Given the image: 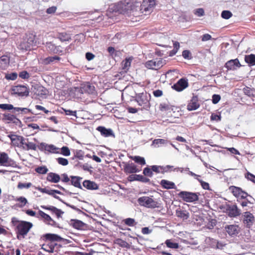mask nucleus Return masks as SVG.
Returning <instances> with one entry per match:
<instances>
[{
  "mask_svg": "<svg viewBox=\"0 0 255 255\" xmlns=\"http://www.w3.org/2000/svg\"><path fill=\"white\" fill-rule=\"evenodd\" d=\"M11 225L19 240L24 239L33 227L32 223L26 221L19 220L16 217H12Z\"/></svg>",
  "mask_w": 255,
  "mask_h": 255,
  "instance_id": "obj_1",
  "label": "nucleus"
},
{
  "mask_svg": "<svg viewBox=\"0 0 255 255\" xmlns=\"http://www.w3.org/2000/svg\"><path fill=\"white\" fill-rule=\"evenodd\" d=\"M137 7L138 6H136V7H135L134 4H133L129 0L128 1L125 0L115 3L113 7V11L119 12L120 13L124 14L127 12L128 13L129 11L134 12L137 11Z\"/></svg>",
  "mask_w": 255,
  "mask_h": 255,
  "instance_id": "obj_2",
  "label": "nucleus"
},
{
  "mask_svg": "<svg viewBox=\"0 0 255 255\" xmlns=\"http://www.w3.org/2000/svg\"><path fill=\"white\" fill-rule=\"evenodd\" d=\"M150 95L146 91L136 94L135 96V100L138 105L142 109L148 110L150 107Z\"/></svg>",
  "mask_w": 255,
  "mask_h": 255,
  "instance_id": "obj_3",
  "label": "nucleus"
},
{
  "mask_svg": "<svg viewBox=\"0 0 255 255\" xmlns=\"http://www.w3.org/2000/svg\"><path fill=\"white\" fill-rule=\"evenodd\" d=\"M155 5V0H143L139 9V15H147L151 13Z\"/></svg>",
  "mask_w": 255,
  "mask_h": 255,
  "instance_id": "obj_4",
  "label": "nucleus"
},
{
  "mask_svg": "<svg viewBox=\"0 0 255 255\" xmlns=\"http://www.w3.org/2000/svg\"><path fill=\"white\" fill-rule=\"evenodd\" d=\"M138 202L140 205L148 208H155L160 207V204L157 201L147 196L139 198L138 199Z\"/></svg>",
  "mask_w": 255,
  "mask_h": 255,
  "instance_id": "obj_5",
  "label": "nucleus"
},
{
  "mask_svg": "<svg viewBox=\"0 0 255 255\" xmlns=\"http://www.w3.org/2000/svg\"><path fill=\"white\" fill-rule=\"evenodd\" d=\"M199 193H193L188 191H181L178 196L186 202H194L198 201Z\"/></svg>",
  "mask_w": 255,
  "mask_h": 255,
  "instance_id": "obj_6",
  "label": "nucleus"
},
{
  "mask_svg": "<svg viewBox=\"0 0 255 255\" xmlns=\"http://www.w3.org/2000/svg\"><path fill=\"white\" fill-rule=\"evenodd\" d=\"M36 41L35 40V36L32 34H30L27 36L26 40H24L19 44V48L22 50H29L31 48L35 46Z\"/></svg>",
  "mask_w": 255,
  "mask_h": 255,
  "instance_id": "obj_7",
  "label": "nucleus"
},
{
  "mask_svg": "<svg viewBox=\"0 0 255 255\" xmlns=\"http://www.w3.org/2000/svg\"><path fill=\"white\" fill-rule=\"evenodd\" d=\"M165 60L161 58H155L147 61L145 66L149 69L158 70L165 64Z\"/></svg>",
  "mask_w": 255,
  "mask_h": 255,
  "instance_id": "obj_8",
  "label": "nucleus"
},
{
  "mask_svg": "<svg viewBox=\"0 0 255 255\" xmlns=\"http://www.w3.org/2000/svg\"><path fill=\"white\" fill-rule=\"evenodd\" d=\"M119 163L121 167L123 166L124 171L127 174L139 172L141 170L140 169L137 168L136 165L132 162H122V163H121L120 161Z\"/></svg>",
  "mask_w": 255,
  "mask_h": 255,
  "instance_id": "obj_9",
  "label": "nucleus"
},
{
  "mask_svg": "<svg viewBox=\"0 0 255 255\" xmlns=\"http://www.w3.org/2000/svg\"><path fill=\"white\" fill-rule=\"evenodd\" d=\"M229 190L237 199H246L250 196L248 193L243 191L241 188L235 186H230Z\"/></svg>",
  "mask_w": 255,
  "mask_h": 255,
  "instance_id": "obj_10",
  "label": "nucleus"
},
{
  "mask_svg": "<svg viewBox=\"0 0 255 255\" xmlns=\"http://www.w3.org/2000/svg\"><path fill=\"white\" fill-rule=\"evenodd\" d=\"M74 91L75 93H80L81 94H93L95 91V87L90 83L87 82L82 84L80 87H74Z\"/></svg>",
  "mask_w": 255,
  "mask_h": 255,
  "instance_id": "obj_11",
  "label": "nucleus"
},
{
  "mask_svg": "<svg viewBox=\"0 0 255 255\" xmlns=\"http://www.w3.org/2000/svg\"><path fill=\"white\" fill-rule=\"evenodd\" d=\"M11 92L12 94L20 96H27L29 94L28 89L26 86L22 85H17L12 87Z\"/></svg>",
  "mask_w": 255,
  "mask_h": 255,
  "instance_id": "obj_12",
  "label": "nucleus"
},
{
  "mask_svg": "<svg viewBox=\"0 0 255 255\" xmlns=\"http://www.w3.org/2000/svg\"><path fill=\"white\" fill-rule=\"evenodd\" d=\"M36 217H40L46 224L52 226H55L56 225V222L53 220L49 215L46 214L42 211H38Z\"/></svg>",
  "mask_w": 255,
  "mask_h": 255,
  "instance_id": "obj_13",
  "label": "nucleus"
},
{
  "mask_svg": "<svg viewBox=\"0 0 255 255\" xmlns=\"http://www.w3.org/2000/svg\"><path fill=\"white\" fill-rule=\"evenodd\" d=\"M188 86L187 80L185 78L179 79L177 82L174 84L172 88L177 92H181L186 89Z\"/></svg>",
  "mask_w": 255,
  "mask_h": 255,
  "instance_id": "obj_14",
  "label": "nucleus"
},
{
  "mask_svg": "<svg viewBox=\"0 0 255 255\" xmlns=\"http://www.w3.org/2000/svg\"><path fill=\"white\" fill-rule=\"evenodd\" d=\"M14 161L10 158L8 154L5 152L0 153V165L3 166H12Z\"/></svg>",
  "mask_w": 255,
  "mask_h": 255,
  "instance_id": "obj_15",
  "label": "nucleus"
},
{
  "mask_svg": "<svg viewBox=\"0 0 255 255\" xmlns=\"http://www.w3.org/2000/svg\"><path fill=\"white\" fill-rule=\"evenodd\" d=\"M33 92L37 96L42 98H46L48 94L47 89L41 85H35L33 87Z\"/></svg>",
  "mask_w": 255,
  "mask_h": 255,
  "instance_id": "obj_16",
  "label": "nucleus"
},
{
  "mask_svg": "<svg viewBox=\"0 0 255 255\" xmlns=\"http://www.w3.org/2000/svg\"><path fill=\"white\" fill-rule=\"evenodd\" d=\"M41 239L44 242H60L63 239L59 236L56 234L47 233L43 235L41 237Z\"/></svg>",
  "mask_w": 255,
  "mask_h": 255,
  "instance_id": "obj_17",
  "label": "nucleus"
},
{
  "mask_svg": "<svg viewBox=\"0 0 255 255\" xmlns=\"http://www.w3.org/2000/svg\"><path fill=\"white\" fill-rule=\"evenodd\" d=\"M241 66L242 65L238 58L229 60L225 65V67L228 70H235Z\"/></svg>",
  "mask_w": 255,
  "mask_h": 255,
  "instance_id": "obj_18",
  "label": "nucleus"
},
{
  "mask_svg": "<svg viewBox=\"0 0 255 255\" xmlns=\"http://www.w3.org/2000/svg\"><path fill=\"white\" fill-rule=\"evenodd\" d=\"M199 107L200 104L199 103L198 96L197 95H193L187 105V109L189 111H191L197 109Z\"/></svg>",
  "mask_w": 255,
  "mask_h": 255,
  "instance_id": "obj_19",
  "label": "nucleus"
},
{
  "mask_svg": "<svg viewBox=\"0 0 255 255\" xmlns=\"http://www.w3.org/2000/svg\"><path fill=\"white\" fill-rule=\"evenodd\" d=\"M35 189L42 193H46L48 195L52 196L54 198L57 199H59V197L56 195L55 194H61V192L57 190L48 189L46 188H43L40 187H35Z\"/></svg>",
  "mask_w": 255,
  "mask_h": 255,
  "instance_id": "obj_20",
  "label": "nucleus"
},
{
  "mask_svg": "<svg viewBox=\"0 0 255 255\" xmlns=\"http://www.w3.org/2000/svg\"><path fill=\"white\" fill-rule=\"evenodd\" d=\"M226 211L228 216L230 217H237L241 214L240 211L236 205H228Z\"/></svg>",
  "mask_w": 255,
  "mask_h": 255,
  "instance_id": "obj_21",
  "label": "nucleus"
},
{
  "mask_svg": "<svg viewBox=\"0 0 255 255\" xmlns=\"http://www.w3.org/2000/svg\"><path fill=\"white\" fill-rule=\"evenodd\" d=\"M7 136L10 139L12 144L15 146H21L22 142L24 141V137L20 135L10 134Z\"/></svg>",
  "mask_w": 255,
  "mask_h": 255,
  "instance_id": "obj_22",
  "label": "nucleus"
},
{
  "mask_svg": "<svg viewBox=\"0 0 255 255\" xmlns=\"http://www.w3.org/2000/svg\"><path fill=\"white\" fill-rule=\"evenodd\" d=\"M41 207L43 209L50 211L52 214H54L57 218H61L64 214L63 211L53 206L41 205Z\"/></svg>",
  "mask_w": 255,
  "mask_h": 255,
  "instance_id": "obj_23",
  "label": "nucleus"
},
{
  "mask_svg": "<svg viewBox=\"0 0 255 255\" xmlns=\"http://www.w3.org/2000/svg\"><path fill=\"white\" fill-rule=\"evenodd\" d=\"M255 221L253 215L249 212H246L243 215V222L246 224L247 227L250 228L253 225Z\"/></svg>",
  "mask_w": 255,
  "mask_h": 255,
  "instance_id": "obj_24",
  "label": "nucleus"
},
{
  "mask_svg": "<svg viewBox=\"0 0 255 255\" xmlns=\"http://www.w3.org/2000/svg\"><path fill=\"white\" fill-rule=\"evenodd\" d=\"M114 116L119 119L124 118L125 112V108L123 105H119L118 107H113Z\"/></svg>",
  "mask_w": 255,
  "mask_h": 255,
  "instance_id": "obj_25",
  "label": "nucleus"
},
{
  "mask_svg": "<svg viewBox=\"0 0 255 255\" xmlns=\"http://www.w3.org/2000/svg\"><path fill=\"white\" fill-rule=\"evenodd\" d=\"M46 47L48 51L54 54H60L63 52L60 46H56L51 42H47Z\"/></svg>",
  "mask_w": 255,
  "mask_h": 255,
  "instance_id": "obj_26",
  "label": "nucleus"
},
{
  "mask_svg": "<svg viewBox=\"0 0 255 255\" xmlns=\"http://www.w3.org/2000/svg\"><path fill=\"white\" fill-rule=\"evenodd\" d=\"M40 146L46 151L51 153H58L59 152L60 149L56 147L53 144H47L44 143H41L40 144Z\"/></svg>",
  "mask_w": 255,
  "mask_h": 255,
  "instance_id": "obj_27",
  "label": "nucleus"
},
{
  "mask_svg": "<svg viewBox=\"0 0 255 255\" xmlns=\"http://www.w3.org/2000/svg\"><path fill=\"white\" fill-rule=\"evenodd\" d=\"M57 244L53 242H46L42 246L41 249L48 253H52L54 251L55 248Z\"/></svg>",
  "mask_w": 255,
  "mask_h": 255,
  "instance_id": "obj_28",
  "label": "nucleus"
},
{
  "mask_svg": "<svg viewBox=\"0 0 255 255\" xmlns=\"http://www.w3.org/2000/svg\"><path fill=\"white\" fill-rule=\"evenodd\" d=\"M61 179V177L57 173L53 172H50L47 174L46 180L51 183H57Z\"/></svg>",
  "mask_w": 255,
  "mask_h": 255,
  "instance_id": "obj_29",
  "label": "nucleus"
},
{
  "mask_svg": "<svg viewBox=\"0 0 255 255\" xmlns=\"http://www.w3.org/2000/svg\"><path fill=\"white\" fill-rule=\"evenodd\" d=\"M152 172H155L156 173H164L165 172L167 171V170L172 166L170 165H167L166 167L158 166V165H153L151 166Z\"/></svg>",
  "mask_w": 255,
  "mask_h": 255,
  "instance_id": "obj_30",
  "label": "nucleus"
},
{
  "mask_svg": "<svg viewBox=\"0 0 255 255\" xmlns=\"http://www.w3.org/2000/svg\"><path fill=\"white\" fill-rule=\"evenodd\" d=\"M83 186L88 190H96L98 185L94 181L86 180L83 182Z\"/></svg>",
  "mask_w": 255,
  "mask_h": 255,
  "instance_id": "obj_31",
  "label": "nucleus"
},
{
  "mask_svg": "<svg viewBox=\"0 0 255 255\" xmlns=\"http://www.w3.org/2000/svg\"><path fill=\"white\" fill-rule=\"evenodd\" d=\"M176 215L177 217L182 219L183 220H187L189 217V212L180 208H178L176 210Z\"/></svg>",
  "mask_w": 255,
  "mask_h": 255,
  "instance_id": "obj_32",
  "label": "nucleus"
},
{
  "mask_svg": "<svg viewBox=\"0 0 255 255\" xmlns=\"http://www.w3.org/2000/svg\"><path fill=\"white\" fill-rule=\"evenodd\" d=\"M23 149L29 150H36L37 148V145L35 143L32 142L28 141L26 142L24 139V141L22 142V145L21 146Z\"/></svg>",
  "mask_w": 255,
  "mask_h": 255,
  "instance_id": "obj_33",
  "label": "nucleus"
},
{
  "mask_svg": "<svg viewBox=\"0 0 255 255\" xmlns=\"http://www.w3.org/2000/svg\"><path fill=\"white\" fill-rule=\"evenodd\" d=\"M160 185L163 188L166 189H174L175 188L174 183L165 179H163L161 181Z\"/></svg>",
  "mask_w": 255,
  "mask_h": 255,
  "instance_id": "obj_34",
  "label": "nucleus"
},
{
  "mask_svg": "<svg viewBox=\"0 0 255 255\" xmlns=\"http://www.w3.org/2000/svg\"><path fill=\"white\" fill-rule=\"evenodd\" d=\"M70 225L75 229L82 230L84 228L85 224L81 221L78 220H71Z\"/></svg>",
  "mask_w": 255,
  "mask_h": 255,
  "instance_id": "obj_35",
  "label": "nucleus"
},
{
  "mask_svg": "<svg viewBox=\"0 0 255 255\" xmlns=\"http://www.w3.org/2000/svg\"><path fill=\"white\" fill-rule=\"evenodd\" d=\"M3 117L4 120L9 122H11L16 124L18 123H20V120L13 115L10 114H4L3 115Z\"/></svg>",
  "mask_w": 255,
  "mask_h": 255,
  "instance_id": "obj_36",
  "label": "nucleus"
},
{
  "mask_svg": "<svg viewBox=\"0 0 255 255\" xmlns=\"http://www.w3.org/2000/svg\"><path fill=\"white\" fill-rule=\"evenodd\" d=\"M71 178V184L74 187L82 189V186L80 183V180L82 179L81 177L78 176H70Z\"/></svg>",
  "mask_w": 255,
  "mask_h": 255,
  "instance_id": "obj_37",
  "label": "nucleus"
},
{
  "mask_svg": "<svg viewBox=\"0 0 255 255\" xmlns=\"http://www.w3.org/2000/svg\"><path fill=\"white\" fill-rule=\"evenodd\" d=\"M245 61L248 64L249 66H253L255 65V55L251 54L246 55L245 56Z\"/></svg>",
  "mask_w": 255,
  "mask_h": 255,
  "instance_id": "obj_38",
  "label": "nucleus"
},
{
  "mask_svg": "<svg viewBox=\"0 0 255 255\" xmlns=\"http://www.w3.org/2000/svg\"><path fill=\"white\" fill-rule=\"evenodd\" d=\"M238 226L237 225H229L226 227L227 232L230 235L233 236L238 233Z\"/></svg>",
  "mask_w": 255,
  "mask_h": 255,
  "instance_id": "obj_39",
  "label": "nucleus"
},
{
  "mask_svg": "<svg viewBox=\"0 0 255 255\" xmlns=\"http://www.w3.org/2000/svg\"><path fill=\"white\" fill-rule=\"evenodd\" d=\"M132 60V57L126 58L125 60L123 61L122 63V67L124 72H127L130 66L131 62Z\"/></svg>",
  "mask_w": 255,
  "mask_h": 255,
  "instance_id": "obj_40",
  "label": "nucleus"
},
{
  "mask_svg": "<svg viewBox=\"0 0 255 255\" xmlns=\"http://www.w3.org/2000/svg\"><path fill=\"white\" fill-rule=\"evenodd\" d=\"M30 109L26 108L14 107L13 113L16 115H25L30 113Z\"/></svg>",
  "mask_w": 255,
  "mask_h": 255,
  "instance_id": "obj_41",
  "label": "nucleus"
},
{
  "mask_svg": "<svg viewBox=\"0 0 255 255\" xmlns=\"http://www.w3.org/2000/svg\"><path fill=\"white\" fill-rule=\"evenodd\" d=\"M97 129L99 131L101 134L105 136H108L112 135V130L107 129L103 127H98Z\"/></svg>",
  "mask_w": 255,
  "mask_h": 255,
  "instance_id": "obj_42",
  "label": "nucleus"
},
{
  "mask_svg": "<svg viewBox=\"0 0 255 255\" xmlns=\"http://www.w3.org/2000/svg\"><path fill=\"white\" fill-rule=\"evenodd\" d=\"M60 59L61 58L58 56H49L43 59V63L45 65H48L56 60L59 61Z\"/></svg>",
  "mask_w": 255,
  "mask_h": 255,
  "instance_id": "obj_43",
  "label": "nucleus"
},
{
  "mask_svg": "<svg viewBox=\"0 0 255 255\" xmlns=\"http://www.w3.org/2000/svg\"><path fill=\"white\" fill-rule=\"evenodd\" d=\"M58 38L62 42L68 41L71 39L70 35L66 32L59 33Z\"/></svg>",
  "mask_w": 255,
  "mask_h": 255,
  "instance_id": "obj_44",
  "label": "nucleus"
},
{
  "mask_svg": "<svg viewBox=\"0 0 255 255\" xmlns=\"http://www.w3.org/2000/svg\"><path fill=\"white\" fill-rule=\"evenodd\" d=\"M115 244H116L118 245H119L120 247L124 248H127V249H129L130 248V245L125 241L122 240L121 239H116L115 242Z\"/></svg>",
  "mask_w": 255,
  "mask_h": 255,
  "instance_id": "obj_45",
  "label": "nucleus"
},
{
  "mask_svg": "<svg viewBox=\"0 0 255 255\" xmlns=\"http://www.w3.org/2000/svg\"><path fill=\"white\" fill-rule=\"evenodd\" d=\"M159 109L162 112H167L170 111L172 109L171 106L167 103H162L159 106Z\"/></svg>",
  "mask_w": 255,
  "mask_h": 255,
  "instance_id": "obj_46",
  "label": "nucleus"
},
{
  "mask_svg": "<svg viewBox=\"0 0 255 255\" xmlns=\"http://www.w3.org/2000/svg\"><path fill=\"white\" fill-rule=\"evenodd\" d=\"M166 246L171 249H176L179 248V244L177 243L173 242L171 239L166 240L165 242Z\"/></svg>",
  "mask_w": 255,
  "mask_h": 255,
  "instance_id": "obj_47",
  "label": "nucleus"
},
{
  "mask_svg": "<svg viewBox=\"0 0 255 255\" xmlns=\"http://www.w3.org/2000/svg\"><path fill=\"white\" fill-rule=\"evenodd\" d=\"M130 158L133 160L136 163L141 165H144L146 164L145 159L143 157L139 156H131Z\"/></svg>",
  "mask_w": 255,
  "mask_h": 255,
  "instance_id": "obj_48",
  "label": "nucleus"
},
{
  "mask_svg": "<svg viewBox=\"0 0 255 255\" xmlns=\"http://www.w3.org/2000/svg\"><path fill=\"white\" fill-rule=\"evenodd\" d=\"M0 62H2L1 64H3V68H5L8 66L9 64L10 59L7 55H2L0 58Z\"/></svg>",
  "mask_w": 255,
  "mask_h": 255,
  "instance_id": "obj_49",
  "label": "nucleus"
},
{
  "mask_svg": "<svg viewBox=\"0 0 255 255\" xmlns=\"http://www.w3.org/2000/svg\"><path fill=\"white\" fill-rule=\"evenodd\" d=\"M123 222H124L126 225H128L130 227H132L136 225L135 220L132 218H127L126 219L123 220Z\"/></svg>",
  "mask_w": 255,
  "mask_h": 255,
  "instance_id": "obj_50",
  "label": "nucleus"
},
{
  "mask_svg": "<svg viewBox=\"0 0 255 255\" xmlns=\"http://www.w3.org/2000/svg\"><path fill=\"white\" fill-rule=\"evenodd\" d=\"M15 201H18L21 203V204L18 205V207H19L20 208L23 207L27 203V199L24 197H20L17 198L15 199Z\"/></svg>",
  "mask_w": 255,
  "mask_h": 255,
  "instance_id": "obj_51",
  "label": "nucleus"
},
{
  "mask_svg": "<svg viewBox=\"0 0 255 255\" xmlns=\"http://www.w3.org/2000/svg\"><path fill=\"white\" fill-rule=\"evenodd\" d=\"M233 15L232 13L229 10H223L221 13V16L223 18L228 19Z\"/></svg>",
  "mask_w": 255,
  "mask_h": 255,
  "instance_id": "obj_52",
  "label": "nucleus"
},
{
  "mask_svg": "<svg viewBox=\"0 0 255 255\" xmlns=\"http://www.w3.org/2000/svg\"><path fill=\"white\" fill-rule=\"evenodd\" d=\"M0 109L3 110H14V107L11 104H0Z\"/></svg>",
  "mask_w": 255,
  "mask_h": 255,
  "instance_id": "obj_53",
  "label": "nucleus"
},
{
  "mask_svg": "<svg viewBox=\"0 0 255 255\" xmlns=\"http://www.w3.org/2000/svg\"><path fill=\"white\" fill-rule=\"evenodd\" d=\"M36 172L39 174H44L48 171V169L45 166H39L35 169Z\"/></svg>",
  "mask_w": 255,
  "mask_h": 255,
  "instance_id": "obj_54",
  "label": "nucleus"
},
{
  "mask_svg": "<svg viewBox=\"0 0 255 255\" xmlns=\"http://www.w3.org/2000/svg\"><path fill=\"white\" fill-rule=\"evenodd\" d=\"M143 174L146 176L149 177H151L153 176L152 170L151 168H150L149 167H145L144 168L143 170Z\"/></svg>",
  "mask_w": 255,
  "mask_h": 255,
  "instance_id": "obj_55",
  "label": "nucleus"
},
{
  "mask_svg": "<svg viewBox=\"0 0 255 255\" xmlns=\"http://www.w3.org/2000/svg\"><path fill=\"white\" fill-rule=\"evenodd\" d=\"M32 186V184L30 182L28 183H21L19 182L17 185V188L19 189H23L24 188H29Z\"/></svg>",
  "mask_w": 255,
  "mask_h": 255,
  "instance_id": "obj_56",
  "label": "nucleus"
},
{
  "mask_svg": "<svg viewBox=\"0 0 255 255\" xmlns=\"http://www.w3.org/2000/svg\"><path fill=\"white\" fill-rule=\"evenodd\" d=\"M56 160L59 164L63 166H66L68 165L69 163L68 160L67 159L63 157H58L56 158Z\"/></svg>",
  "mask_w": 255,
  "mask_h": 255,
  "instance_id": "obj_57",
  "label": "nucleus"
},
{
  "mask_svg": "<svg viewBox=\"0 0 255 255\" xmlns=\"http://www.w3.org/2000/svg\"><path fill=\"white\" fill-rule=\"evenodd\" d=\"M60 153L64 156H69L70 155V151L69 148L67 146H63L60 149Z\"/></svg>",
  "mask_w": 255,
  "mask_h": 255,
  "instance_id": "obj_58",
  "label": "nucleus"
},
{
  "mask_svg": "<svg viewBox=\"0 0 255 255\" xmlns=\"http://www.w3.org/2000/svg\"><path fill=\"white\" fill-rule=\"evenodd\" d=\"M245 177L249 180L251 181L253 183H255V175L253 174L252 173L248 172L245 174Z\"/></svg>",
  "mask_w": 255,
  "mask_h": 255,
  "instance_id": "obj_59",
  "label": "nucleus"
},
{
  "mask_svg": "<svg viewBox=\"0 0 255 255\" xmlns=\"http://www.w3.org/2000/svg\"><path fill=\"white\" fill-rule=\"evenodd\" d=\"M211 121H215L216 122H219L221 120V115H217L215 113L212 114L210 117Z\"/></svg>",
  "mask_w": 255,
  "mask_h": 255,
  "instance_id": "obj_60",
  "label": "nucleus"
},
{
  "mask_svg": "<svg viewBox=\"0 0 255 255\" xmlns=\"http://www.w3.org/2000/svg\"><path fill=\"white\" fill-rule=\"evenodd\" d=\"M19 76L23 79H27L30 77L29 73L26 71H23L20 72Z\"/></svg>",
  "mask_w": 255,
  "mask_h": 255,
  "instance_id": "obj_61",
  "label": "nucleus"
},
{
  "mask_svg": "<svg viewBox=\"0 0 255 255\" xmlns=\"http://www.w3.org/2000/svg\"><path fill=\"white\" fill-rule=\"evenodd\" d=\"M198 181L200 183L202 187L205 190H209L210 186L208 183L203 181L201 179H198Z\"/></svg>",
  "mask_w": 255,
  "mask_h": 255,
  "instance_id": "obj_62",
  "label": "nucleus"
},
{
  "mask_svg": "<svg viewBox=\"0 0 255 255\" xmlns=\"http://www.w3.org/2000/svg\"><path fill=\"white\" fill-rule=\"evenodd\" d=\"M61 179L63 182L68 183L70 181V178L66 173H63L61 175Z\"/></svg>",
  "mask_w": 255,
  "mask_h": 255,
  "instance_id": "obj_63",
  "label": "nucleus"
},
{
  "mask_svg": "<svg viewBox=\"0 0 255 255\" xmlns=\"http://www.w3.org/2000/svg\"><path fill=\"white\" fill-rule=\"evenodd\" d=\"M221 99V96L219 95L214 94L212 96V103L214 104H217Z\"/></svg>",
  "mask_w": 255,
  "mask_h": 255,
  "instance_id": "obj_64",
  "label": "nucleus"
}]
</instances>
